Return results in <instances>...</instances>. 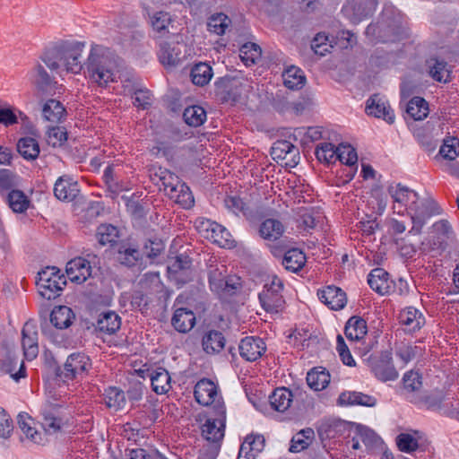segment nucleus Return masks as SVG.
Listing matches in <instances>:
<instances>
[{
  "instance_id": "nucleus-1",
  "label": "nucleus",
  "mask_w": 459,
  "mask_h": 459,
  "mask_svg": "<svg viewBox=\"0 0 459 459\" xmlns=\"http://www.w3.org/2000/svg\"><path fill=\"white\" fill-rule=\"evenodd\" d=\"M117 66L116 55L109 48L93 45L84 63V74L91 82L107 87L115 82Z\"/></svg>"
},
{
  "instance_id": "nucleus-2",
  "label": "nucleus",
  "mask_w": 459,
  "mask_h": 459,
  "mask_svg": "<svg viewBox=\"0 0 459 459\" xmlns=\"http://www.w3.org/2000/svg\"><path fill=\"white\" fill-rule=\"evenodd\" d=\"M84 47L83 42H64L46 51L41 59L51 70L78 74L84 67L81 61Z\"/></svg>"
},
{
  "instance_id": "nucleus-3",
  "label": "nucleus",
  "mask_w": 459,
  "mask_h": 459,
  "mask_svg": "<svg viewBox=\"0 0 459 459\" xmlns=\"http://www.w3.org/2000/svg\"><path fill=\"white\" fill-rule=\"evenodd\" d=\"M431 202L420 200L418 194L403 186V206L406 210V221L403 231L409 228L407 238L419 236L427 221L438 212L431 211Z\"/></svg>"
},
{
  "instance_id": "nucleus-4",
  "label": "nucleus",
  "mask_w": 459,
  "mask_h": 459,
  "mask_svg": "<svg viewBox=\"0 0 459 459\" xmlns=\"http://www.w3.org/2000/svg\"><path fill=\"white\" fill-rule=\"evenodd\" d=\"M283 283L277 277L273 276L264 284L258 299L262 307L271 314H277L283 310L285 300L282 296Z\"/></svg>"
},
{
  "instance_id": "nucleus-5",
  "label": "nucleus",
  "mask_w": 459,
  "mask_h": 459,
  "mask_svg": "<svg viewBox=\"0 0 459 459\" xmlns=\"http://www.w3.org/2000/svg\"><path fill=\"white\" fill-rule=\"evenodd\" d=\"M215 417H209L201 427L202 437L213 446L216 452L221 447L225 435L226 408L219 405L218 411H214Z\"/></svg>"
},
{
  "instance_id": "nucleus-6",
  "label": "nucleus",
  "mask_w": 459,
  "mask_h": 459,
  "mask_svg": "<svg viewBox=\"0 0 459 459\" xmlns=\"http://www.w3.org/2000/svg\"><path fill=\"white\" fill-rule=\"evenodd\" d=\"M195 227L204 238L218 246L228 248L234 247L235 241L230 231L216 221L204 218L197 219Z\"/></svg>"
},
{
  "instance_id": "nucleus-7",
  "label": "nucleus",
  "mask_w": 459,
  "mask_h": 459,
  "mask_svg": "<svg viewBox=\"0 0 459 459\" xmlns=\"http://www.w3.org/2000/svg\"><path fill=\"white\" fill-rule=\"evenodd\" d=\"M65 285L64 276L59 275V270L56 267H48L38 273L37 287L39 293L50 300L59 296Z\"/></svg>"
},
{
  "instance_id": "nucleus-8",
  "label": "nucleus",
  "mask_w": 459,
  "mask_h": 459,
  "mask_svg": "<svg viewBox=\"0 0 459 459\" xmlns=\"http://www.w3.org/2000/svg\"><path fill=\"white\" fill-rule=\"evenodd\" d=\"M91 363L89 356L82 352H74L68 356L64 364L60 381L67 382L82 377L91 368Z\"/></svg>"
},
{
  "instance_id": "nucleus-9",
  "label": "nucleus",
  "mask_w": 459,
  "mask_h": 459,
  "mask_svg": "<svg viewBox=\"0 0 459 459\" xmlns=\"http://www.w3.org/2000/svg\"><path fill=\"white\" fill-rule=\"evenodd\" d=\"M244 80L237 77H221L215 82L216 96L222 102H237L244 91Z\"/></svg>"
},
{
  "instance_id": "nucleus-10",
  "label": "nucleus",
  "mask_w": 459,
  "mask_h": 459,
  "mask_svg": "<svg viewBox=\"0 0 459 459\" xmlns=\"http://www.w3.org/2000/svg\"><path fill=\"white\" fill-rule=\"evenodd\" d=\"M194 395L199 404L213 405L214 411H218L219 405L225 406L218 392V386L210 379L199 380L195 386Z\"/></svg>"
},
{
  "instance_id": "nucleus-11",
  "label": "nucleus",
  "mask_w": 459,
  "mask_h": 459,
  "mask_svg": "<svg viewBox=\"0 0 459 459\" xmlns=\"http://www.w3.org/2000/svg\"><path fill=\"white\" fill-rule=\"evenodd\" d=\"M97 256L88 255L87 258L75 257L70 260L65 268L67 278L76 283L84 282L91 274V264H97Z\"/></svg>"
},
{
  "instance_id": "nucleus-12",
  "label": "nucleus",
  "mask_w": 459,
  "mask_h": 459,
  "mask_svg": "<svg viewBox=\"0 0 459 459\" xmlns=\"http://www.w3.org/2000/svg\"><path fill=\"white\" fill-rule=\"evenodd\" d=\"M208 279L211 290L219 295H231L237 290L236 283L231 282V280L227 278V269L223 264L211 266Z\"/></svg>"
},
{
  "instance_id": "nucleus-13",
  "label": "nucleus",
  "mask_w": 459,
  "mask_h": 459,
  "mask_svg": "<svg viewBox=\"0 0 459 459\" xmlns=\"http://www.w3.org/2000/svg\"><path fill=\"white\" fill-rule=\"evenodd\" d=\"M429 445L428 437L423 432L412 429L403 430V453L415 458L421 457L429 449Z\"/></svg>"
},
{
  "instance_id": "nucleus-14",
  "label": "nucleus",
  "mask_w": 459,
  "mask_h": 459,
  "mask_svg": "<svg viewBox=\"0 0 459 459\" xmlns=\"http://www.w3.org/2000/svg\"><path fill=\"white\" fill-rule=\"evenodd\" d=\"M22 347L27 360H33L39 354V333L35 320H28L22 329Z\"/></svg>"
},
{
  "instance_id": "nucleus-15",
  "label": "nucleus",
  "mask_w": 459,
  "mask_h": 459,
  "mask_svg": "<svg viewBox=\"0 0 459 459\" xmlns=\"http://www.w3.org/2000/svg\"><path fill=\"white\" fill-rule=\"evenodd\" d=\"M377 7V0H348L342 7L343 14L353 23L369 16Z\"/></svg>"
},
{
  "instance_id": "nucleus-16",
  "label": "nucleus",
  "mask_w": 459,
  "mask_h": 459,
  "mask_svg": "<svg viewBox=\"0 0 459 459\" xmlns=\"http://www.w3.org/2000/svg\"><path fill=\"white\" fill-rule=\"evenodd\" d=\"M238 351L240 356L247 361H255L266 351V344L260 337L247 336L241 340Z\"/></svg>"
},
{
  "instance_id": "nucleus-17",
  "label": "nucleus",
  "mask_w": 459,
  "mask_h": 459,
  "mask_svg": "<svg viewBox=\"0 0 459 459\" xmlns=\"http://www.w3.org/2000/svg\"><path fill=\"white\" fill-rule=\"evenodd\" d=\"M317 297L332 310H341L347 304L346 293L341 288L333 285L318 290Z\"/></svg>"
},
{
  "instance_id": "nucleus-18",
  "label": "nucleus",
  "mask_w": 459,
  "mask_h": 459,
  "mask_svg": "<svg viewBox=\"0 0 459 459\" xmlns=\"http://www.w3.org/2000/svg\"><path fill=\"white\" fill-rule=\"evenodd\" d=\"M42 426L50 434L58 432L64 420L61 413V406L47 403L41 409Z\"/></svg>"
},
{
  "instance_id": "nucleus-19",
  "label": "nucleus",
  "mask_w": 459,
  "mask_h": 459,
  "mask_svg": "<svg viewBox=\"0 0 459 459\" xmlns=\"http://www.w3.org/2000/svg\"><path fill=\"white\" fill-rule=\"evenodd\" d=\"M365 110L368 115L383 118L389 124L394 121V111L391 109L385 98L379 94H374L367 100Z\"/></svg>"
},
{
  "instance_id": "nucleus-20",
  "label": "nucleus",
  "mask_w": 459,
  "mask_h": 459,
  "mask_svg": "<svg viewBox=\"0 0 459 459\" xmlns=\"http://www.w3.org/2000/svg\"><path fill=\"white\" fill-rule=\"evenodd\" d=\"M271 155L273 160H288L286 165L295 166L299 160V149L290 142L286 140L277 141L271 148Z\"/></svg>"
},
{
  "instance_id": "nucleus-21",
  "label": "nucleus",
  "mask_w": 459,
  "mask_h": 459,
  "mask_svg": "<svg viewBox=\"0 0 459 459\" xmlns=\"http://www.w3.org/2000/svg\"><path fill=\"white\" fill-rule=\"evenodd\" d=\"M79 186L77 181L68 176L60 177L55 184V196L65 202L73 201L79 194Z\"/></svg>"
},
{
  "instance_id": "nucleus-22",
  "label": "nucleus",
  "mask_w": 459,
  "mask_h": 459,
  "mask_svg": "<svg viewBox=\"0 0 459 459\" xmlns=\"http://www.w3.org/2000/svg\"><path fill=\"white\" fill-rule=\"evenodd\" d=\"M377 398L356 391H344L338 397V403L344 406H366L374 407L377 404Z\"/></svg>"
},
{
  "instance_id": "nucleus-23",
  "label": "nucleus",
  "mask_w": 459,
  "mask_h": 459,
  "mask_svg": "<svg viewBox=\"0 0 459 459\" xmlns=\"http://www.w3.org/2000/svg\"><path fill=\"white\" fill-rule=\"evenodd\" d=\"M184 55L179 44L163 43L159 51L160 62L167 68L175 67L180 64Z\"/></svg>"
},
{
  "instance_id": "nucleus-24",
  "label": "nucleus",
  "mask_w": 459,
  "mask_h": 459,
  "mask_svg": "<svg viewBox=\"0 0 459 459\" xmlns=\"http://www.w3.org/2000/svg\"><path fill=\"white\" fill-rule=\"evenodd\" d=\"M147 377L151 380L152 390L158 394H166L171 388L170 376L164 368L148 369Z\"/></svg>"
},
{
  "instance_id": "nucleus-25",
  "label": "nucleus",
  "mask_w": 459,
  "mask_h": 459,
  "mask_svg": "<svg viewBox=\"0 0 459 459\" xmlns=\"http://www.w3.org/2000/svg\"><path fill=\"white\" fill-rule=\"evenodd\" d=\"M17 423L28 440L38 445L44 443V435L36 429L34 420L27 412L18 414Z\"/></svg>"
},
{
  "instance_id": "nucleus-26",
  "label": "nucleus",
  "mask_w": 459,
  "mask_h": 459,
  "mask_svg": "<svg viewBox=\"0 0 459 459\" xmlns=\"http://www.w3.org/2000/svg\"><path fill=\"white\" fill-rule=\"evenodd\" d=\"M171 324L178 332L187 333L195 325V315L191 309L186 307L177 308L171 318Z\"/></svg>"
},
{
  "instance_id": "nucleus-27",
  "label": "nucleus",
  "mask_w": 459,
  "mask_h": 459,
  "mask_svg": "<svg viewBox=\"0 0 459 459\" xmlns=\"http://www.w3.org/2000/svg\"><path fill=\"white\" fill-rule=\"evenodd\" d=\"M285 228L281 221L275 219H266L259 227L260 237L267 242L281 240Z\"/></svg>"
},
{
  "instance_id": "nucleus-28",
  "label": "nucleus",
  "mask_w": 459,
  "mask_h": 459,
  "mask_svg": "<svg viewBox=\"0 0 459 459\" xmlns=\"http://www.w3.org/2000/svg\"><path fill=\"white\" fill-rule=\"evenodd\" d=\"M225 342V337L222 333L211 330L203 336V350L205 353L211 355L219 353L224 349Z\"/></svg>"
},
{
  "instance_id": "nucleus-29",
  "label": "nucleus",
  "mask_w": 459,
  "mask_h": 459,
  "mask_svg": "<svg viewBox=\"0 0 459 459\" xmlns=\"http://www.w3.org/2000/svg\"><path fill=\"white\" fill-rule=\"evenodd\" d=\"M0 368L4 373L9 374L13 379L18 381L25 377L26 369L22 361L9 353L4 359L0 360Z\"/></svg>"
},
{
  "instance_id": "nucleus-30",
  "label": "nucleus",
  "mask_w": 459,
  "mask_h": 459,
  "mask_svg": "<svg viewBox=\"0 0 459 459\" xmlns=\"http://www.w3.org/2000/svg\"><path fill=\"white\" fill-rule=\"evenodd\" d=\"M292 401V393L286 387L276 388L269 396V402L272 408L280 412L287 411L290 408Z\"/></svg>"
},
{
  "instance_id": "nucleus-31",
  "label": "nucleus",
  "mask_w": 459,
  "mask_h": 459,
  "mask_svg": "<svg viewBox=\"0 0 459 459\" xmlns=\"http://www.w3.org/2000/svg\"><path fill=\"white\" fill-rule=\"evenodd\" d=\"M306 262V255L300 249L290 248L284 253L281 264L286 270L297 273L305 266Z\"/></svg>"
},
{
  "instance_id": "nucleus-32",
  "label": "nucleus",
  "mask_w": 459,
  "mask_h": 459,
  "mask_svg": "<svg viewBox=\"0 0 459 459\" xmlns=\"http://www.w3.org/2000/svg\"><path fill=\"white\" fill-rule=\"evenodd\" d=\"M121 326L120 316L113 312L108 311L100 315L96 328L104 333H115Z\"/></svg>"
},
{
  "instance_id": "nucleus-33",
  "label": "nucleus",
  "mask_w": 459,
  "mask_h": 459,
  "mask_svg": "<svg viewBox=\"0 0 459 459\" xmlns=\"http://www.w3.org/2000/svg\"><path fill=\"white\" fill-rule=\"evenodd\" d=\"M74 319V314L73 310L66 306L56 307L50 315V322L57 329L69 327Z\"/></svg>"
},
{
  "instance_id": "nucleus-34",
  "label": "nucleus",
  "mask_w": 459,
  "mask_h": 459,
  "mask_svg": "<svg viewBox=\"0 0 459 459\" xmlns=\"http://www.w3.org/2000/svg\"><path fill=\"white\" fill-rule=\"evenodd\" d=\"M283 84L290 90H299L306 83L304 72L294 65H291L282 73Z\"/></svg>"
},
{
  "instance_id": "nucleus-35",
  "label": "nucleus",
  "mask_w": 459,
  "mask_h": 459,
  "mask_svg": "<svg viewBox=\"0 0 459 459\" xmlns=\"http://www.w3.org/2000/svg\"><path fill=\"white\" fill-rule=\"evenodd\" d=\"M425 324V318L418 309L408 307L403 311V333H413L420 330Z\"/></svg>"
},
{
  "instance_id": "nucleus-36",
  "label": "nucleus",
  "mask_w": 459,
  "mask_h": 459,
  "mask_svg": "<svg viewBox=\"0 0 459 459\" xmlns=\"http://www.w3.org/2000/svg\"><path fill=\"white\" fill-rule=\"evenodd\" d=\"M367 322L359 316H351L346 323L344 333L351 341H359L367 334Z\"/></svg>"
},
{
  "instance_id": "nucleus-37",
  "label": "nucleus",
  "mask_w": 459,
  "mask_h": 459,
  "mask_svg": "<svg viewBox=\"0 0 459 459\" xmlns=\"http://www.w3.org/2000/svg\"><path fill=\"white\" fill-rule=\"evenodd\" d=\"M17 151L27 160H36L40 152L39 142L31 136L21 138L17 143Z\"/></svg>"
},
{
  "instance_id": "nucleus-38",
  "label": "nucleus",
  "mask_w": 459,
  "mask_h": 459,
  "mask_svg": "<svg viewBox=\"0 0 459 459\" xmlns=\"http://www.w3.org/2000/svg\"><path fill=\"white\" fill-rule=\"evenodd\" d=\"M387 275L382 268L373 269L368 276V283L373 290L384 295L389 289Z\"/></svg>"
},
{
  "instance_id": "nucleus-39",
  "label": "nucleus",
  "mask_w": 459,
  "mask_h": 459,
  "mask_svg": "<svg viewBox=\"0 0 459 459\" xmlns=\"http://www.w3.org/2000/svg\"><path fill=\"white\" fill-rule=\"evenodd\" d=\"M308 386L315 391L324 390L330 383V374L324 368H313L307 375Z\"/></svg>"
},
{
  "instance_id": "nucleus-40",
  "label": "nucleus",
  "mask_w": 459,
  "mask_h": 459,
  "mask_svg": "<svg viewBox=\"0 0 459 459\" xmlns=\"http://www.w3.org/2000/svg\"><path fill=\"white\" fill-rule=\"evenodd\" d=\"M42 113L46 120L58 123L65 116V108L60 101L51 99L44 104Z\"/></svg>"
},
{
  "instance_id": "nucleus-41",
  "label": "nucleus",
  "mask_w": 459,
  "mask_h": 459,
  "mask_svg": "<svg viewBox=\"0 0 459 459\" xmlns=\"http://www.w3.org/2000/svg\"><path fill=\"white\" fill-rule=\"evenodd\" d=\"M6 201L9 207L18 213L24 212L30 206V199L21 190L13 189L6 196Z\"/></svg>"
},
{
  "instance_id": "nucleus-42",
  "label": "nucleus",
  "mask_w": 459,
  "mask_h": 459,
  "mask_svg": "<svg viewBox=\"0 0 459 459\" xmlns=\"http://www.w3.org/2000/svg\"><path fill=\"white\" fill-rule=\"evenodd\" d=\"M212 68L207 63H199L191 69V78L194 84L204 86L212 78Z\"/></svg>"
},
{
  "instance_id": "nucleus-43",
  "label": "nucleus",
  "mask_w": 459,
  "mask_h": 459,
  "mask_svg": "<svg viewBox=\"0 0 459 459\" xmlns=\"http://www.w3.org/2000/svg\"><path fill=\"white\" fill-rule=\"evenodd\" d=\"M117 259L121 264L132 267L141 259V253L130 245H122L117 251Z\"/></svg>"
},
{
  "instance_id": "nucleus-44",
  "label": "nucleus",
  "mask_w": 459,
  "mask_h": 459,
  "mask_svg": "<svg viewBox=\"0 0 459 459\" xmlns=\"http://www.w3.org/2000/svg\"><path fill=\"white\" fill-rule=\"evenodd\" d=\"M406 113L415 120H422L429 114V105L420 97H414L407 104Z\"/></svg>"
},
{
  "instance_id": "nucleus-45",
  "label": "nucleus",
  "mask_w": 459,
  "mask_h": 459,
  "mask_svg": "<svg viewBox=\"0 0 459 459\" xmlns=\"http://www.w3.org/2000/svg\"><path fill=\"white\" fill-rule=\"evenodd\" d=\"M231 24V20L224 13H218L211 15L207 22V29L210 32L218 36L223 35Z\"/></svg>"
},
{
  "instance_id": "nucleus-46",
  "label": "nucleus",
  "mask_w": 459,
  "mask_h": 459,
  "mask_svg": "<svg viewBox=\"0 0 459 459\" xmlns=\"http://www.w3.org/2000/svg\"><path fill=\"white\" fill-rule=\"evenodd\" d=\"M104 403L110 408L117 411L121 409L126 403V396L124 392L115 386H109L104 393Z\"/></svg>"
},
{
  "instance_id": "nucleus-47",
  "label": "nucleus",
  "mask_w": 459,
  "mask_h": 459,
  "mask_svg": "<svg viewBox=\"0 0 459 459\" xmlns=\"http://www.w3.org/2000/svg\"><path fill=\"white\" fill-rule=\"evenodd\" d=\"M155 176L159 178L168 196L182 184L178 176L165 169L160 168Z\"/></svg>"
},
{
  "instance_id": "nucleus-48",
  "label": "nucleus",
  "mask_w": 459,
  "mask_h": 459,
  "mask_svg": "<svg viewBox=\"0 0 459 459\" xmlns=\"http://www.w3.org/2000/svg\"><path fill=\"white\" fill-rule=\"evenodd\" d=\"M169 197L185 209L191 208L195 204L194 195L185 183H182Z\"/></svg>"
},
{
  "instance_id": "nucleus-49",
  "label": "nucleus",
  "mask_w": 459,
  "mask_h": 459,
  "mask_svg": "<svg viewBox=\"0 0 459 459\" xmlns=\"http://www.w3.org/2000/svg\"><path fill=\"white\" fill-rule=\"evenodd\" d=\"M183 118L190 126L197 127L205 122L206 111L201 106H191L184 110Z\"/></svg>"
},
{
  "instance_id": "nucleus-50",
  "label": "nucleus",
  "mask_w": 459,
  "mask_h": 459,
  "mask_svg": "<svg viewBox=\"0 0 459 459\" xmlns=\"http://www.w3.org/2000/svg\"><path fill=\"white\" fill-rule=\"evenodd\" d=\"M261 48L255 43H246L239 49V56L246 66L255 65L261 57Z\"/></svg>"
},
{
  "instance_id": "nucleus-51",
  "label": "nucleus",
  "mask_w": 459,
  "mask_h": 459,
  "mask_svg": "<svg viewBox=\"0 0 459 459\" xmlns=\"http://www.w3.org/2000/svg\"><path fill=\"white\" fill-rule=\"evenodd\" d=\"M337 160L349 166L353 173L357 170V152L350 144H340L337 147Z\"/></svg>"
},
{
  "instance_id": "nucleus-52",
  "label": "nucleus",
  "mask_w": 459,
  "mask_h": 459,
  "mask_svg": "<svg viewBox=\"0 0 459 459\" xmlns=\"http://www.w3.org/2000/svg\"><path fill=\"white\" fill-rule=\"evenodd\" d=\"M96 238L102 246L113 244L118 238V230L111 224H101L98 227Z\"/></svg>"
},
{
  "instance_id": "nucleus-53",
  "label": "nucleus",
  "mask_w": 459,
  "mask_h": 459,
  "mask_svg": "<svg viewBox=\"0 0 459 459\" xmlns=\"http://www.w3.org/2000/svg\"><path fill=\"white\" fill-rule=\"evenodd\" d=\"M314 435L311 429H307L297 433L291 439L290 451L299 453L309 446L310 440Z\"/></svg>"
},
{
  "instance_id": "nucleus-54",
  "label": "nucleus",
  "mask_w": 459,
  "mask_h": 459,
  "mask_svg": "<svg viewBox=\"0 0 459 459\" xmlns=\"http://www.w3.org/2000/svg\"><path fill=\"white\" fill-rule=\"evenodd\" d=\"M42 359L47 377L60 380L59 373H61L62 368L58 366L53 353L49 351H45L42 354Z\"/></svg>"
},
{
  "instance_id": "nucleus-55",
  "label": "nucleus",
  "mask_w": 459,
  "mask_h": 459,
  "mask_svg": "<svg viewBox=\"0 0 459 459\" xmlns=\"http://www.w3.org/2000/svg\"><path fill=\"white\" fill-rule=\"evenodd\" d=\"M315 154L319 161L333 163L337 160V147L331 143H323L316 147Z\"/></svg>"
},
{
  "instance_id": "nucleus-56",
  "label": "nucleus",
  "mask_w": 459,
  "mask_h": 459,
  "mask_svg": "<svg viewBox=\"0 0 459 459\" xmlns=\"http://www.w3.org/2000/svg\"><path fill=\"white\" fill-rule=\"evenodd\" d=\"M27 116L20 110L11 108H0V124L9 126L18 123L19 120L25 122Z\"/></svg>"
},
{
  "instance_id": "nucleus-57",
  "label": "nucleus",
  "mask_w": 459,
  "mask_h": 459,
  "mask_svg": "<svg viewBox=\"0 0 459 459\" xmlns=\"http://www.w3.org/2000/svg\"><path fill=\"white\" fill-rule=\"evenodd\" d=\"M151 17V24L154 30L160 34H165L168 32V27L171 22V16L169 13L166 12H156L151 16V13L148 14Z\"/></svg>"
},
{
  "instance_id": "nucleus-58",
  "label": "nucleus",
  "mask_w": 459,
  "mask_h": 459,
  "mask_svg": "<svg viewBox=\"0 0 459 459\" xmlns=\"http://www.w3.org/2000/svg\"><path fill=\"white\" fill-rule=\"evenodd\" d=\"M30 80L40 91H45L50 84L51 80L45 68L38 65L30 73Z\"/></svg>"
},
{
  "instance_id": "nucleus-59",
  "label": "nucleus",
  "mask_w": 459,
  "mask_h": 459,
  "mask_svg": "<svg viewBox=\"0 0 459 459\" xmlns=\"http://www.w3.org/2000/svg\"><path fill=\"white\" fill-rule=\"evenodd\" d=\"M67 140V131L63 126H53L48 130L47 141L53 147L62 146Z\"/></svg>"
},
{
  "instance_id": "nucleus-60",
  "label": "nucleus",
  "mask_w": 459,
  "mask_h": 459,
  "mask_svg": "<svg viewBox=\"0 0 459 459\" xmlns=\"http://www.w3.org/2000/svg\"><path fill=\"white\" fill-rule=\"evenodd\" d=\"M439 153L447 160H453L459 155V139L449 137L444 140Z\"/></svg>"
},
{
  "instance_id": "nucleus-61",
  "label": "nucleus",
  "mask_w": 459,
  "mask_h": 459,
  "mask_svg": "<svg viewBox=\"0 0 459 459\" xmlns=\"http://www.w3.org/2000/svg\"><path fill=\"white\" fill-rule=\"evenodd\" d=\"M103 179L108 186V191L114 195H117L123 191H128L130 186H117V181L114 177V168L108 166L103 172Z\"/></svg>"
},
{
  "instance_id": "nucleus-62",
  "label": "nucleus",
  "mask_w": 459,
  "mask_h": 459,
  "mask_svg": "<svg viewBox=\"0 0 459 459\" xmlns=\"http://www.w3.org/2000/svg\"><path fill=\"white\" fill-rule=\"evenodd\" d=\"M19 177L10 169H0V192L11 191L18 186Z\"/></svg>"
},
{
  "instance_id": "nucleus-63",
  "label": "nucleus",
  "mask_w": 459,
  "mask_h": 459,
  "mask_svg": "<svg viewBox=\"0 0 459 459\" xmlns=\"http://www.w3.org/2000/svg\"><path fill=\"white\" fill-rule=\"evenodd\" d=\"M421 386V376L418 371L411 370L403 375V391L417 392Z\"/></svg>"
},
{
  "instance_id": "nucleus-64",
  "label": "nucleus",
  "mask_w": 459,
  "mask_h": 459,
  "mask_svg": "<svg viewBox=\"0 0 459 459\" xmlns=\"http://www.w3.org/2000/svg\"><path fill=\"white\" fill-rule=\"evenodd\" d=\"M430 75L437 82H447L450 77V70L444 61L435 60L433 65L430 66Z\"/></svg>"
}]
</instances>
